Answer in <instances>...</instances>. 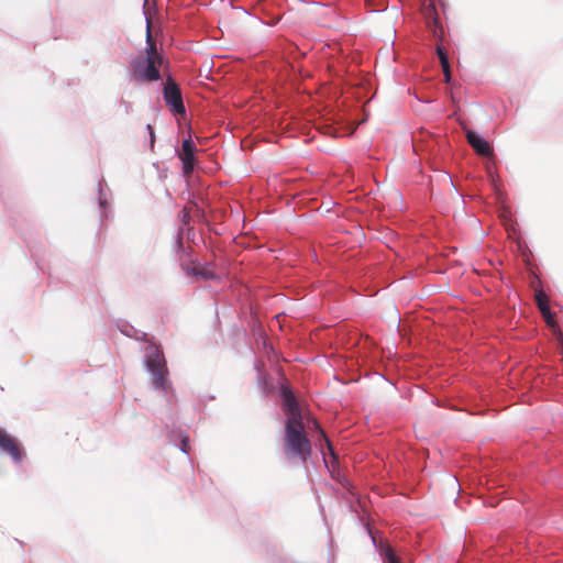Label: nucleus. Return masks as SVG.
<instances>
[{
	"label": "nucleus",
	"mask_w": 563,
	"mask_h": 563,
	"mask_svg": "<svg viewBox=\"0 0 563 563\" xmlns=\"http://www.w3.org/2000/svg\"><path fill=\"white\" fill-rule=\"evenodd\" d=\"M466 137L470 143V145L479 154L483 156H488L492 154V147L489 143L476 134L475 132L468 130L466 132Z\"/></svg>",
	"instance_id": "obj_8"
},
{
	"label": "nucleus",
	"mask_w": 563,
	"mask_h": 563,
	"mask_svg": "<svg viewBox=\"0 0 563 563\" xmlns=\"http://www.w3.org/2000/svg\"><path fill=\"white\" fill-rule=\"evenodd\" d=\"M146 56H141L134 59L133 76L142 81H155L161 78L158 67L162 64V56L157 53L156 45L152 41L150 24L147 23L146 30Z\"/></svg>",
	"instance_id": "obj_2"
},
{
	"label": "nucleus",
	"mask_w": 563,
	"mask_h": 563,
	"mask_svg": "<svg viewBox=\"0 0 563 563\" xmlns=\"http://www.w3.org/2000/svg\"><path fill=\"white\" fill-rule=\"evenodd\" d=\"M285 453L289 457H298L306 462L311 454V443L306 435L303 421L295 418L286 420Z\"/></svg>",
	"instance_id": "obj_1"
},
{
	"label": "nucleus",
	"mask_w": 563,
	"mask_h": 563,
	"mask_svg": "<svg viewBox=\"0 0 563 563\" xmlns=\"http://www.w3.org/2000/svg\"><path fill=\"white\" fill-rule=\"evenodd\" d=\"M195 150L196 147L191 140L187 139L183 141L179 157L183 162V169L185 174H189L194 169Z\"/></svg>",
	"instance_id": "obj_7"
},
{
	"label": "nucleus",
	"mask_w": 563,
	"mask_h": 563,
	"mask_svg": "<svg viewBox=\"0 0 563 563\" xmlns=\"http://www.w3.org/2000/svg\"><path fill=\"white\" fill-rule=\"evenodd\" d=\"M437 52H438V55H439V58H440L441 63H442V58H448L446 52L444 51L443 47L439 46Z\"/></svg>",
	"instance_id": "obj_15"
},
{
	"label": "nucleus",
	"mask_w": 563,
	"mask_h": 563,
	"mask_svg": "<svg viewBox=\"0 0 563 563\" xmlns=\"http://www.w3.org/2000/svg\"><path fill=\"white\" fill-rule=\"evenodd\" d=\"M312 423H313L314 429L319 431L320 440L324 441V443L327 444L329 451L332 454L333 451H332L331 443H330L329 439L327 438L325 433L323 432V430L320 428V424L316 420H313Z\"/></svg>",
	"instance_id": "obj_10"
},
{
	"label": "nucleus",
	"mask_w": 563,
	"mask_h": 563,
	"mask_svg": "<svg viewBox=\"0 0 563 563\" xmlns=\"http://www.w3.org/2000/svg\"><path fill=\"white\" fill-rule=\"evenodd\" d=\"M441 66H442L443 73L445 75V80L449 81L450 78H451L449 59L448 58H442Z\"/></svg>",
	"instance_id": "obj_12"
},
{
	"label": "nucleus",
	"mask_w": 563,
	"mask_h": 563,
	"mask_svg": "<svg viewBox=\"0 0 563 563\" xmlns=\"http://www.w3.org/2000/svg\"><path fill=\"white\" fill-rule=\"evenodd\" d=\"M536 300L538 302V307H539L540 311L542 312L543 317L550 323L551 319H552V316L550 313V308H549L545 295L543 292H541V291L538 292L536 295Z\"/></svg>",
	"instance_id": "obj_9"
},
{
	"label": "nucleus",
	"mask_w": 563,
	"mask_h": 563,
	"mask_svg": "<svg viewBox=\"0 0 563 563\" xmlns=\"http://www.w3.org/2000/svg\"><path fill=\"white\" fill-rule=\"evenodd\" d=\"M0 449L8 453L15 463L22 461V455L16 441L0 428Z\"/></svg>",
	"instance_id": "obj_6"
},
{
	"label": "nucleus",
	"mask_w": 563,
	"mask_h": 563,
	"mask_svg": "<svg viewBox=\"0 0 563 563\" xmlns=\"http://www.w3.org/2000/svg\"><path fill=\"white\" fill-rule=\"evenodd\" d=\"M164 99L166 101V104L174 113L181 114L185 112L181 92L174 82L168 81L165 85Z\"/></svg>",
	"instance_id": "obj_4"
},
{
	"label": "nucleus",
	"mask_w": 563,
	"mask_h": 563,
	"mask_svg": "<svg viewBox=\"0 0 563 563\" xmlns=\"http://www.w3.org/2000/svg\"><path fill=\"white\" fill-rule=\"evenodd\" d=\"M385 563H400L399 559L391 549H387L385 552Z\"/></svg>",
	"instance_id": "obj_11"
},
{
	"label": "nucleus",
	"mask_w": 563,
	"mask_h": 563,
	"mask_svg": "<svg viewBox=\"0 0 563 563\" xmlns=\"http://www.w3.org/2000/svg\"><path fill=\"white\" fill-rule=\"evenodd\" d=\"M146 129L148 130V133H150L151 147H153L154 141H155L154 131H153L151 124H147Z\"/></svg>",
	"instance_id": "obj_14"
},
{
	"label": "nucleus",
	"mask_w": 563,
	"mask_h": 563,
	"mask_svg": "<svg viewBox=\"0 0 563 563\" xmlns=\"http://www.w3.org/2000/svg\"><path fill=\"white\" fill-rule=\"evenodd\" d=\"M196 274L203 276L205 278H214L216 275L209 268L196 269Z\"/></svg>",
	"instance_id": "obj_13"
},
{
	"label": "nucleus",
	"mask_w": 563,
	"mask_h": 563,
	"mask_svg": "<svg viewBox=\"0 0 563 563\" xmlns=\"http://www.w3.org/2000/svg\"><path fill=\"white\" fill-rule=\"evenodd\" d=\"M99 202H100L101 206H103L104 201H103V198H102V190H101V188L99 189Z\"/></svg>",
	"instance_id": "obj_17"
},
{
	"label": "nucleus",
	"mask_w": 563,
	"mask_h": 563,
	"mask_svg": "<svg viewBox=\"0 0 563 563\" xmlns=\"http://www.w3.org/2000/svg\"><path fill=\"white\" fill-rule=\"evenodd\" d=\"M188 438H185L181 441V451L186 454L188 453Z\"/></svg>",
	"instance_id": "obj_16"
},
{
	"label": "nucleus",
	"mask_w": 563,
	"mask_h": 563,
	"mask_svg": "<svg viewBox=\"0 0 563 563\" xmlns=\"http://www.w3.org/2000/svg\"><path fill=\"white\" fill-rule=\"evenodd\" d=\"M282 396L284 410L288 416L287 419L295 418L297 421H303V417L292 391L288 388H284Z\"/></svg>",
	"instance_id": "obj_5"
},
{
	"label": "nucleus",
	"mask_w": 563,
	"mask_h": 563,
	"mask_svg": "<svg viewBox=\"0 0 563 563\" xmlns=\"http://www.w3.org/2000/svg\"><path fill=\"white\" fill-rule=\"evenodd\" d=\"M145 366L152 377L154 389L166 393L170 388L168 369L158 346L150 344L145 350Z\"/></svg>",
	"instance_id": "obj_3"
}]
</instances>
